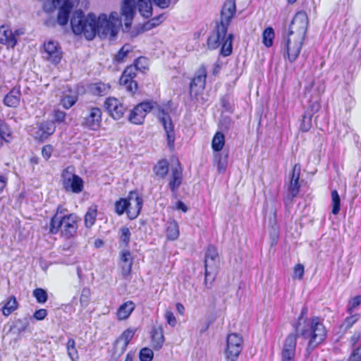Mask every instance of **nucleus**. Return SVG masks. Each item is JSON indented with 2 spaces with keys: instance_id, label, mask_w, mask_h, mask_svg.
I'll return each instance as SVG.
<instances>
[{
  "instance_id": "obj_1",
  "label": "nucleus",
  "mask_w": 361,
  "mask_h": 361,
  "mask_svg": "<svg viewBox=\"0 0 361 361\" xmlns=\"http://www.w3.org/2000/svg\"><path fill=\"white\" fill-rule=\"evenodd\" d=\"M71 25L75 35L83 34L87 40L93 39L97 35L100 38H106L107 33L113 32L111 24L106 21L104 16L97 17L92 13L85 16L81 11L73 13Z\"/></svg>"
},
{
  "instance_id": "obj_2",
  "label": "nucleus",
  "mask_w": 361,
  "mask_h": 361,
  "mask_svg": "<svg viewBox=\"0 0 361 361\" xmlns=\"http://www.w3.org/2000/svg\"><path fill=\"white\" fill-rule=\"evenodd\" d=\"M307 314V308L303 307L295 326V329L299 335L310 340L307 350H312L325 340L327 330L321 318L318 317H313L310 319L305 318Z\"/></svg>"
},
{
  "instance_id": "obj_3",
  "label": "nucleus",
  "mask_w": 361,
  "mask_h": 361,
  "mask_svg": "<svg viewBox=\"0 0 361 361\" xmlns=\"http://www.w3.org/2000/svg\"><path fill=\"white\" fill-rule=\"evenodd\" d=\"M77 228V216L74 214H63L61 207H59L50 221V233L56 234L61 231L62 235L69 238L76 233Z\"/></svg>"
},
{
  "instance_id": "obj_4",
  "label": "nucleus",
  "mask_w": 361,
  "mask_h": 361,
  "mask_svg": "<svg viewBox=\"0 0 361 361\" xmlns=\"http://www.w3.org/2000/svg\"><path fill=\"white\" fill-rule=\"evenodd\" d=\"M219 264V256L216 248L213 245H209L204 257V283L209 288L215 279Z\"/></svg>"
},
{
  "instance_id": "obj_5",
  "label": "nucleus",
  "mask_w": 361,
  "mask_h": 361,
  "mask_svg": "<svg viewBox=\"0 0 361 361\" xmlns=\"http://www.w3.org/2000/svg\"><path fill=\"white\" fill-rule=\"evenodd\" d=\"M305 37L288 32L286 36H283L282 42V49L283 56H287L290 62H294L298 57Z\"/></svg>"
},
{
  "instance_id": "obj_6",
  "label": "nucleus",
  "mask_w": 361,
  "mask_h": 361,
  "mask_svg": "<svg viewBox=\"0 0 361 361\" xmlns=\"http://www.w3.org/2000/svg\"><path fill=\"white\" fill-rule=\"evenodd\" d=\"M62 185L63 188L73 193H80L82 191L84 187L83 180L78 175L75 174L74 167L68 166L61 174Z\"/></svg>"
},
{
  "instance_id": "obj_7",
  "label": "nucleus",
  "mask_w": 361,
  "mask_h": 361,
  "mask_svg": "<svg viewBox=\"0 0 361 361\" xmlns=\"http://www.w3.org/2000/svg\"><path fill=\"white\" fill-rule=\"evenodd\" d=\"M243 338L239 334L234 333L228 335L224 350L226 361H237L243 350Z\"/></svg>"
},
{
  "instance_id": "obj_8",
  "label": "nucleus",
  "mask_w": 361,
  "mask_h": 361,
  "mask_svg": "<svg viewBox=\"0 0 361 361\" xmlns=\"http://www.w3.org/2000/svg\"><path fill=\"white\" fill-rule=\"evenodd\" d=\"M157 117L165 130L167 145L171 150H173L174 149L175 132L171 118L163 109H159Z\"/></svg>"
},
{
  "instance_id": "obj_9",
  "label": "nucleus",
  "mask_w": 361,
  "mask_h": 361,
  "mask_svg": "<svg viewBox=\"0 0 361 361\" xmlns=\"http://www.w3.org/2000/svg\"><path fill=\"white\" fill-rule=\"evenodd\" d=\"M156 103L152 102H144L137 104L130 113L128 120L135 125H140L144 122L146 115L150 112Z\"/></svg>"
},
{
  "instance_id": "obj_10",
  "label": "nucleus",
  "mask_w": 361,
  "mask_h": 361,
  "mask_svg": "<svg viewBox=\"0 0 361 361\" xmlns=\"http://www.w3.org/2000/svg\"><path fill=\"white\" fill-rule=\"evenodd\" d=\"M308 23L307 13L305 11H299L293 17L288 32L305 37Z\"/></svg>"
},
{
  "instance_id": "obj_11",
  "label": "nucleus",
  "mask_w": 361,
  "mask_h": 361,
  "mask_svg": "<svg viewBox=\"0 0 361 361\" xmlns=\"http://www.w3.org/2000/svg\"><path fill=\"white\" fill-rule=\"evenodd\" d=\"M102 110L95 106L87 109V113L82 118V126L90 130H97L102 122Z\"/></svg>"
},
{
  "instance_id": "obj_12",
  "label": "nucleus",
  "mask_w": 361,
  "mask_h": 361,
  "mask_svg": "<svg viewBox=\"0 0 361 361\" xmlns=\"http://www.w3.org/2000/svg\"><path fill=\"white\" fill-rule=\"evenodd\" d=\"M42 57L47 61L58 64L62 58V51L59 44L54 41L44 42Z\"/></svg>"
},
{
  "instance_id": "obj_13",
  "label": "nucleus",
  "mask_w": 361,
  "mask_h": 361,
  "mask_svg": "<svg viewBox=\"0 0 361 361\" xmlns=\"http://www.w3.org/2000/svg\"><path fill=\"white\" fill-rule=\"evenodd\" d=\"M297 335L290 334L285 339L281 351V361H294Z\"/></svg>"
},
{
  "instance_id": "obj_14",
  "label": "nucleus",
  "mask_w": 361,
  "mask_h": 361,
  "mask_svg": "<svg viewBox=\"0 0 361 361\" xmlns=\"http://www.w3.org/2000/svg\"><path fill=\"white\" fill-rule=\"evenodd\" d=\"M104 107L109 115L115 120L121 118L126 108L116 98L109 97L104 102Z\"/></svg>"
},
{
  "instance_id": "obj_15",
  "label": "nucleus",
  "mask_w": 361,
  "mask_h": 361,
  "mask_svg": "<svg viewBox=\"0 0 361 361\" xmlns=\"http://www.w3.org/2000/svg\"><path fill=\"white\" fill-rule=\"evenodd\" d=\"M207 71L204 66H201L195 73V75L190 85V94L197 95L199 91H202L205 87Z\"/></svg>"
},
{
  "instance_id": "obj_16",
  "label": "nucleus",
  "mask_w": 361,
  "mask_h": 361,
  "mask_svg": "<svg viewBox=\"0 0 361 361\" xmlns=\"http://www.w3.org/2000/svg\"><path fill=\"white\" fill-rule=\"evenodd\" d=\"M142 207V199L136 191H131L128 195V216L130 219H135Z\"/></svg>"
},
{
  "instance_id": "obj_17",
  "label": "nucleus",
  "mask_w": 361,
  "mask_h": 361,
  "mask_svg": "<svg viewBox=\"0 0 361 361\" xmlns=\"http://www.w3.org/2000/svg\"><path fill=\"white\" fill-rule=\"evenodd\" d=\"M236 12L235 0H226L221 12V21L219 25L228 28L231 19Z\"/></svg>"
},
{
  "instance_id": "obj_18",
  "label": "nucleus",
  "mask_w": 361,
  "mask_h": 361,
  "mask_svg": "<svg viewBox=\"0 0 361 361\" xmlns=\"http://www.w3.org/2000/svg\"><path fill=\"white\" fill-rule=\"evenodd\" d=\"M135 0H123L121 6V15L124 18V23L126 27L131 25L133 18L135 13Z\"/></svg>"
},
{
  "instance_id": "obj_19",
  "label": "nucleus",
  "mask_w": 361,
  "mask_h": 361,
  "mask_svg": "<svg viewBox=\"0 0 361 361\" xmlns=\"http://www.w3.org/2000/svg\"><path fill=\"white\" fill-rule=\"evenodd\" d=\"M18 42L15 38L13 30L8 25H3L0 26V43L8 47L14 48Z\"/></svg>"
},
{
  "instance_id": "obj_20",
  "label": "nucleus",
  "mask_w": 361,
  "mask_h": 361,
  "mask_svg": "<svg viewBox=\"0 0 361 361\" xmlns=\"http://www.w3.org/2000/svg\"><path fill=\"white\" fill-rule=\"evenodd\" d=\"M228 28L224 25H217L216 32L212 35L207 39V44L210 49L217 48L225 39Z\"/></svg>"
},
{
  "instance_id": "obj_21",
  "label": "nucleus",
  "mask_w": 361,
  "mask_h": 361,
  "mask_svg": "<svg viewBox=\"0 0 361 361\" xmlns=\"http://www.w3.org/2000/svg\"><path fill=\"white\" fill-rule=\"evenodd\" d=\"M56 130V126L54 121H47L37 124L36 136L41 140L47 139Z\"/></svg>"
},
{
  "instance_id": "obj_22",
  "label": "nucleus",
  "mask_w": 361,
  "mask_h": 361,
  "mask_svg": "<svg viewBox=\"0 0 361 361\" xmlns=\"http://www.w3.org/2000/svg\"><path fill=\"white\" fill-rule=\"evenodd\" d=\"M300 173V166L295 164L292 170V177L290 186L288 188V195L292 199L296 197L300 190V185L298 183Z\"/></svg>"
},
{
  "instance_id": "obj_23",
  "label": "nucleus",
  "mask_w": 361,
  "mask_h": 361,
  "mask_svg": "<svg viewBox=\"0 0 361 361\" xmlns=\"http://www.w3.org/2000/svg\"><path fill=\"white\" fill-rule=\"evenodd\" d=\"M20 88L19 86H15L12 90L5 96L4 102L5 105L9 107H16L20 104Z\"/></svg>"
},
{
  "instance_id": "obj_24",
  "label": "nucleus",
  "mask_w": 361,
  "mask_h": 361,
  "mask_svg": "<svg viewBox=\"0 0 361 361\" xmlns=\"http://www.w3.org/2000/svg\"><path fill=\"white\" fill-rule=\"evenodd\" d=\"M172 175L171 178L169 181V185L171 190L174 192L176 191L181 184L182 181V170L179 164L172 167Z\"/></svg>"
},
{
  "instance_id": "obj_25",
  "label": "nucleus",
  "mask_w": 361,
  "mask_h": 361,
  "mask_svg": "<svg viewBox=\"0 0 361 361\" xmlns=\"http://www.w3.org/2000/svg\"><path fill=\"white\" fill-rule=\"evenodd\" d=\"M151 338L153 348L155 350L161 349L164 342L162 328L160 326L154 328L152 331Z\"/></svg>"
},
{
  "instance_id": "obj_26",
  "label": "nucleus",
  "mask_w": 361,
  "mask_h": 361,
  "mask_svg": "<svg viewBox=\"0 0 361 361\" xmlns=\"http://www.w3.org/2000/svg\"><path fill=\"white\" fill-rule=\"evenodd\" d=\"M135 331V329H128L126 331H124L123 334L121 335V336L116 340V344H119L121 342L123 343L121 346L122 353H123L126 350L127 346L130 340L134 336Z\"/></svg>"
},
{
  "instance_id": "obj_27",
  "label": "nucleus",
  "mask_w": 361,
  "mask_h": 361,
  "mask_svg": "<svg viewBox=\"0 0 361 361\" xmlns=\"http://www.w3.org/2000/svg\"><path fill=\"white\" fill-rule=\"evenodd\" d=\"M100 16H104L106 18V21L111 24V27H112V32L106 34V37H109L110 38H114L118 30V25L120 23L118 20V13L116 12L111 13L109 18H107L106 14H101Z\"/></svg>"
},
{
  "instance_id": "obj_28",
  "label": "nucleus",
  "mask_w": 361,
  "mask_h": 361,
  "mask_svg": "<svg viewBox=\"0 0 361 361\" xmlns=\"http://www.w3.org/2000/svg\"><path fill=\"white\" fill-rule=\"evenodd\" d=\"M59 7V13L57 17V22L60 25H65L67 24L69 18V14L71 11V6L66 4H62L56 6Z\"/></svg>"
},
{
  "instance_id": "obj_29",
  "label": "nucleus",
  "mask_w": 361,
  "mask_h": 361,
  "mask_svg": "<svg viewBox=\"0 0 361 361\" xmlns=\"http://www.w3.org/2000/svg\"><path fill=\"white\" fill-rule=\"evenodd\" d=\"M135 304L132 301H127L120 306L117 312L119 319H127L135 309Z\"/></svg>"
},
{
  "instance_id": "obj_30",
  "label": "nucleus",
  "mask_w": 361,
  "mask_h": 361,
  "mask_svg": "<svg viewBox=\"0 0 361 361\" xmlns=\"http://www.w3.org/2000/svg\"><path fill=\"white\" fill-rule=\"evenodd\" d=\"M154 173L160 178H164L169 172V163L166 159H162L153 168Z\"/></svg>"
},
{
  "instance_id": "obj_31",
  "label": "nucleus",
  "mask_w": 361,
  "mask_h": 361,
  "mask_svg": "<svg viewBox=\"0 0 361 361\" xmlns=\"http://www.w3.org/2000/svg\"><path fill=\"white\" fill-rule=\"evenodd\" d=\"M110 90V85L103 82H96L90 86L92 93L97 96H103L106 94Z\"/></svg>"
},
{
  "instance_id": "obj_32",
  "label": "nucleus",
  "mask_w": 361,
  "mask_h": 361,
  "mask_svg": "<svg viewBox=\"0 0 361 361\" xmlns=\"http://www.w3.org/2000/svg\"><path fill=\"white\" fill-rule=\"evenodd\" d=\"M215 162L217 166L219 173H224L227 167L228 164V154L218 152L215 155Z\"/></svg>"
},
{
  "instance_id": "obj_33",
  "label": "nucleus",
  "mask_w": 361,
  "mask_h": 361,
  "mask_svg": "<svg viewBox=\"0 0 361 361\" xmlns=\"http://www.w3.org/2000/svg\"><path fill=\"white\" fill-rule=\"evenodd\" d=\"M119 241L121 246L127 247L130 241L131 233L127 226H122L118 232Z\"/></svg>"
},
{
  "instance_id": "obj_34",
  "label": "nucleus",
  "mask_w": 361,
  "mask_h": 361,
  "mask_svg": "<svg viewBox=\"0 0 361 361\" xmlns=\"http://www.w3.org/2000/svg\"><path fill=\"white\" fill-rule=\"evenodd\" d=\"M119 83L121 85L124 86L128 92L132 93L135 92L137 87V82L130 77L126 75L123 78V73L120 78Z\"/></svg>"
},
{
  "instance_id": "obj_35",
  "label": "nucleus",
  "mask_w": 361,
  "mask_h": 361,
  "mask_svg": "<svg viewBox=\"0 0 361 361\" xmlns=\"http://www.w3.org/2000/svg\"><path fill=\"white\" fill-rule=\"evenodd\" d=\"M18 307V302L15 297H11L2 307V314L8 317Z\"/></svg>"
},
{
  "instance_id": "obj_36",
  "label": "nucleus",
  "mask_w": 361,
  "mask_h": 361,
  "mask_svg": "<svg viewBox=\"0 0 361 361\" xmlns=\"http://www.w3.org/2000/svg\"><path fill=\"white\" fill-rule=\"evenodd\" d=\"M224 143H225V137H224V134L220 132H217L214 135V136L212 139V149L214 151L219 152V151H221L223 147L224 146Z\"/></svg>"
},
{
  "instance_id": "obj_37",
  "label": "nucleus",
  "mask_w": 361,
  "mask_h": 361,
  "mask_svg": "<svg viewBox=\"0 0 361 361\" xmlns=\"http://www.w3.org/2000/svg\"><path fill=\"white\" fill-rule=\"evenodd\" d=\"M232 39L233 35L228 34L226 35L225 39L221 42L222 44L221 53L223 56H229L232 52Z\"/></svg>"
},
{
  "instance_id": "obj_38",
  "label": "nucleus",
  "mask_w": 361,
  "mask_h": 361,
  "mask_svg": "<svg viewBox=\"0 0 361 361\" xmlns=\"http://www.w3.org/2000/svg\"><path fill=\"white\" fill-rule=\"evenodd\" d=\"M66 350L69 357L72 361H78L79 356L75 348V342L74 339L69 338L66 343Z\"/></svg>"
},
{
  "instance_id": "obj_39",
  "label": "nucleus",
  "mask_w": 361,
  "mask_h": 361,
  "mask_svg": "<svg viewBox=\"0 0 361 361\" xmlns=\"http://www.w3.org/2000/svg\"><path fill=\"white\" fill-rule=\"evenodd\" d=\"M97 217V209L96 207H90L88 211L85 214V224L86 227L90 228L92 227L95 222Z\"/></svg>"
},
{
  "instance_id": "obj_40",
  "label": "nucleus",
  "mask_w": 361,
  "mask_h": 361,
  "mask_svg": "<svg viewBox=\"0 0 361 361\" xmlns=\"http://www.w3.org/2000/svg\"><path fill=\"white\" fill-rule=\"evenodd\" d=\"M128 197L127 198H121L115 202V212L118 215L123 214L125 212L128 214Z\"/></svg>"
},
{
  "instance_id": "obj_41",
  "label": "nucleus",
  "mask_w": 361,
  "mask_h": 361,
  "mask_svg": "<svg viewBox=\"0 0 361 361\" xmlns=\"http://www.w3.org/2000/svg\"><path fill=\"white\" fill-rule=\"evenodd\" d=\"M166 235L168 239L174 240L179 236L178 226L176 222H171L169 224L166 229Z\"/></svg>"
},
{
  "instance_id": "obj_42",
  "label": "nucleus",
  "mask_w": 361,
  "mask_h": 361,
  "mask_svg": "<svg viewBox=\"0 0 361 361\" xmlns=\"http://www.w3.org/2000/svg\"><path fill=\"white\" fill-rule=\"evenodd\" d=\"M331 207H332V214L336 215L338 214L340 211V197L338 195V192L334 190L331 191Z\"/></svg>"
},
{
  "instance_id": "obj_43",
  "label": "nucleus",
  "mask_w": 361,
  "mask_h": 361,
  "mask_svg": "<svg viewBox=\"0 0 361 361\" xmlns=\"http://www.w3.org/2000/svg\"><path fill=\"white\" fill-rule=\"evenodd\" d=\"M274 37V31L272 27H267L263 32V43L267 47H269L273 44V39Z\"/></svg>"
},
{
  "instance_id": "obj_44",
  "label": "nucleus",
  "mask_w": 361,
  "mask_h": 361,
  "mask_svg": "<svg viewBox=\"0 0 361 361\" xmlns=\"http://www.w3.org/2000/svg\"><path fill=\"white\" fill-rule=\"evenodd\" d=\"M11 135L10 129L0 120V147L3 146L4 142H7V137Z\"/></svg>"
},
{
  "instance_id": "obj_45",
  "label": "nucleus",
  "mask_w": 361,
  "mask_h": 361,
  "mask_svg": "<svg viewBox=\"0 0 361 361\" xmlns=\"http://www.w3.org/2000/svg\"><path fill=\"white\" fill-rule=\"evenodd\" d=\"M91 291L88 288H83L80 296V303L82 307H86L90 300Z\"/></svg>"
},
{
  "instance_id": "obj_46",
  "label": "nucleus",
  "mask_w": 361,
  "mask_h": 361,
  "mask_svg": "<svg viewBox=\"0 0 361 361\" xmlns=\"http://www.w3.org/2000/svg\"><path fill=\"white\" fill-rule=\"evenodd\" d=\"M33 296L39 303H44L47 302L48 296L47 291L43 288H36L33 290Z\"/></svg>"
},
{
  "instance_id": "obj_47",
  "label": "nucleus",
  "mask_w": 361,
  "mask_h": 361,
  "mask_svg": "<svg viewBox=\"0 0 361 361\" xmlns=\"http://www.w3.org/2000/svg\"><path fill=\"white\" fill-rule=\"evenodd\" d=\"M153 357V351L149 348H143L140 351L139 357L140 361H152Z\"/></svg>"
},
{
  "instance_id": "obj_48",
  "label": "nucleus",
  "mask_w": 361,
  "mask_h": 361,
  "mask_svg": "<svg viewBox=\"0 0 361 361\" xmlns=\"http://www.w3.org/2000/svg\"><path fill=\"white\" fill-rule=\"evenodd\" d=\"M312 128V116L303 115L300 126V129L302 132H307Z\"/></svg>"
},
{
  "instance_id": "obj_49",
  "label": "nucleus",
  "mask_w": 361,
  "mask_h": 361,
  "mask_svg": "<svg viewBox=\"0 0 361 361\" xmlns=\"http://www.w3.org/2000/svg\"><path fill=\"white\" fill-rule=\"evenodd\" d=\"M131 46L130 44H125L122 47V48L119 50L118 54L115 56V59L118 62H121L123 61L124 58L127 56V54L130 52Z\"/></svg>"
},
{
  "instance_id": "obj_50",
  "label": "nucleus",
  "mask_w": 361,
  "mask_h": 361,
  "mask_svg": "<svg viewBox=\"0 0 361 361\" xmlns=\"http://www.w3.org/2000/svg\"><path fill=\"white\" fill-rule=\"evenodd\" d=\"M359 318H360L359 314H353V315H351V316L347 317L343 324V326L345 329L351 328L353 326V325L359 319Z\"/></svg>"
},
{
  "instance_id": "obj_51",
  "label": "nucleus",
  "mask_w": 361,
  "mask_h": 361,
  "mask_svg": "<svg viewBox=\"0 0 361 361\" xmlns=\"http://www.w3.org/2000/svg\"><path fill=\"white\" fill-rule=\"evenodd\" d=\"M76 102V99L75 97L73 96H71V95H68V96H65L62 99H61V105L66 108V109H69L71 108L72 106H73L75 104V103Z\"/></svg>"
},
{
  "instance_id": "obj_52",
  "label": "nucleus",
  "mask_w": 361,
  "mask_h": 361,
  "mask_svg": "<svg viewBox=\"0 0 361 361\" xmlns=\"http://www.w3.org/2000/svg\"><path fill=\"white\" fill-rule=\"evenodd\" d=\"M361 304V296L357 295L353 298L348 303V312L351 313L354 309L357 307Z\"/></svg>"
},
{
  "instance_id": "obj_53",
  "label": "nucleus",
  "mask_w": 361,
  "mask_h": 361,
  "mask_svg": "<svg viewBox=\"0 0 361 361\" xmlns=\"http://www.w3.org/2000/svg\"><path fill=\"white\" fill-rule=\"evenodd\" d=\"M80 0H53V5L54 7L56 6L62 4H66L67 6H71V9L75 6V5L79 3Z\"/></svg>"
},
{
  "instance_id": "obj_54",
  "label": "nucleus",
  "mask_w": 361,
  "mask_h": 361,
  "mask_svg": "<svg viewBox=\"0 0 361 361\" xmlns=\"http://www.w3.org/2000/svg\"><path fill=\"white\" fill-rule=\"evenodd\" d=\"M154 3L158 7L164 9L169 8L172 3L176 4L178 0H153Z\"/></svg>"
},
{
  "instance_id": "obj_55",
  "label": "nucleus",
  "mask_w": 361,
  "mask_h": 361,
  "mask_svg": "<svg viewBox=\"0 0 361 361\" xmlns=\"http://www.w3.org/2000/svg\"><path fill=\"white\" fill-rule=\"evenodd\" d=\"M136 67V70L142 71L146 68L147 60L145 57H140L135 60L134 66Z\"/></svg>"
},
{
  "instance_id": "obj_56",
  "label": "nucleus",
  "mask_w": 361,
  "mask_h": 361,
  "mask_svg": "<svg viewBox=\"0 0 361 361\" xmlns=\"http://www.w3.org/2000/svg\"><path fill=\"white\" fill-rule=\"evenodd\" d=\"M304 274V266L301 264H297L294 267L293 277L295 279H301Z\"/></svg>"
},
{
  "instance_id": "obj_57",
  "label": "nucleus",
  "mask_w": 361,
  "mask_h": 361,
  "mask_svg": "<svg viewBox=\"0 0 361 361\" xmlns=\"http://www.w3.org/2000/svg\"><path fill=\"white\" fill-rule=\"evenodd\" d=\"M66 114L60 110H55L54 111V118L56 122L63 123L65 121Z\"/></svg>"
},
{
  "instance_id": "obj_58",
  "label": "nucleus",
  "mask_w": 361,
  "mask_h": 361,
  "mask_svg": "<svg viewBox=\"0 0 361 361\" xmlns=\"http://www.w3.org/2000/svg\"><path fill=\"white\" fill-rule=\"evenodd\" d=\"M136 67L133 66H128L123 71V78L127 75L131 78H134L136 76Z\"/></svg>"
},
{
  "instance_id": "obj_59",
  "label": "nucleus",
  "mask_w": 361,
  "mask_h": 361,
  "mask_svg": "<svg viewBox=\"0 0 361 361\" xmlns=\"http://www.w3.org/2000/svg\"><path fill=\"white\" fill-rule=\"evenodd\" d=\"M165 318L170 326H174L176 324V319L172 312L166 311L165 313Z\"/></svg>"
},
{
  "instance_id": "obj_60",
  "label": "nucleus",
  "mask_w": 361,
  "mask_h": 361,
  "mask_svg": "<svg viewBox=\"0 0 361 361\" xmlns=\"http://www.w3.org/2000/svg\"><path fill=\"white\" fill-rule=\"evenodd\" d=\"M47 315V311L45 309H39L33 314V317L38 321L43 320Z\"/></svg>"
},
{
  "instance_id": "obj_61",
  "label": "nucleus",
  "mask_w": 361,
  "mask_h": 361,
  "mask_svg": "<svg viewBox=\"0 0 361 361\" xmlns=\"http://www.w3.org/2000/svg\"><path fill=\"white\" fill-rule=\"evenodd\" d=\"M53 151V148L51 145H47L43 147L42 149V154L43 157L47 160L50 158L51 153Z\"/></svg>"
},
{
  "instance_id": "obj_62",
  "label": "nucleus",
  "mask_w": 361,
  "mask_h": 361,
  "mask_svg": "<svg viewBox=\"0 0 361 361\" xmlns=\"http://www.w3.org/2000/svg\"><path fill=\"white\" fill-rule=\"evenodd\" d=\"M132 263L123 264L121 265V274L123 277L126 278L131 272Z\"/></svg>"
},
{
  "instance_id": "obj_63",
  "label": "nucleus",
  "mask_w": 361,
  "mask_h": 361,
  "mask_svg": "<svg viewBox=\"0 0 361 361\" xmlns=\"http://www.w3.org/2000/svg\"><path fill=\"white\" fill-rule=\"evenodd\" d=\"M130 253L129 251L126 250V251L123 252L121 259L123 264L131 263V262L130 261Z\"/></svg>"
},
{
  "instance_id": "obj_64",
  "label": "nucleus",
  "mask_w": 361,
  "mask_h": 361,
  "mask_svg": "<svg viewBox=\"0 0 361 361\" xmlns=\"http://www.w3.org/2000/svg\"><path fill=\"white\" fill-rule=\"evenodd\" d=\"M25 30L23 28H18L13 31V34L15 36V38L17 39L18 37L24 35Z\"/></svg>"
}]
</instances>
